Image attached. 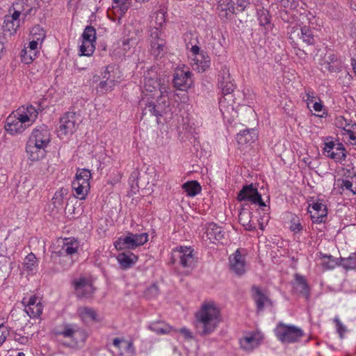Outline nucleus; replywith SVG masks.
Masks as SVG:
<instances>
[{
  "label": "nucleus",
  "mask_w": 356,
  "mask_h": 356,
  "mask_svg": "<svg viewBox=\"0 0 356 356\" xmlns=\"http://www.w3.org/2000/svg\"><path fill=\"white\" fill-rule=\"evenodd\" d=\"M25 312L31 318H36L41 315L42 312V305L40 301L34 306L25 307Z\"/></svg>",
  "instance_id": "39"
},
{
  "label": "nucleus",
  "mask_w": 356,
  "mask_h": 356,
  "mask_svg": "<svg viewBox=\"0 0 356 356\" xmlns=\"http://www.w3.org/2000/svg\"><path fill=\"white\" fill-rule=\"evenodd\" d=\"M8 330L7 327L5 326L3 322H0V345L3 344L6 341Z\"/></svg>",
  "instance_id": "56"
},
{
  "label": "nucleus",
  "mask_w": 356,
  "mask_h": 356,
  "mask_svg": "<svg viewBox=\"0 0 356 356\" xmlns=\"http://www.w3.org/2000/svg\"><path fill=\"white\" fill-rule=\"evenodd\" d=\"M22 15L21 11L15 10L11 16H6L10 20H15V22L17 24L19 22V17Z\"/></svg>",
  "instance_id": "63"
},
{
  "label": "nucleus",
  "mask_w": 356,
  "mask_h": 356,
  "mask_svg": "<svg viewBox=\"0 0 356 356\" xmlns=\"http://www.w3.org/2000/svg\"><path fill=\"white\" fill-rule=\"evenodd\" d=\"M54 334L63 336L65 338L71 339L75 343H78L76 336L81 337V341L84 343L88 338L86 332L73 323H63L59 328L54 330Z\"/></svg>",
  "instance_id": "8"
},
{
  "label": "nucleus",
  "mask_w": 356,
  "mask_h": 356,
  "mask_svg": "<svg viewBox=\"0 0 356 356\" xmlns=\"http://www.w3.org/2000/svg\"><path fill=\"white\" fill-rule=\"evenodd\" d=\"M322 65L330 72H340L343 68L341 60L332 52L325 54Z\"/></svg>",
  "instance_id": "17"
},
{
  "label": "nucleus",
  "mask_w": 356,
  "mask_h": 356,
  "mask_svg": "<svg viewBox=\"0 0 356 356\" xmlns=\"http://www.w3.org/2000/svg\"><path fill=\"white\" fill-rule=\"evenodd\" d=\"M38 302V298L35 296H31L27 302H26V298H24L22 300V303L25 307L34 306Z\"/></svg>",
  "instance_id": "58"
},
{
  "label": "nucleus",
  "mask_w": 356,
  "mask_h": 356,
  "mask_svg": "<svg viewBox=\"0 0 356 356\" xmlns=\"http://www.w3.org/2000/svg\"><path fill=\"white\" fill-rule=\"evenodd\" d=\"M324 152L326 153L325 156L341 163L346 160L347 156L346 149L341 143H325Z\"/></svg>",
  "instance_id": "12"
},
{
  "label": "nucleus",
  "mask_w": 356,
  "mask_h": 356,
  "mask_svg": "<svg viewBox=\"0 0 356 356\" xmlns=\"http://www.w3.org/2000/svg\"><path fill=\"white\" fill-rule=\"evenodd\" d=\"M15 20H10L9 19V18L8 17H5V19H4V27L6 28V29L8 31H10V33L12 32H15L16 30L17 29V28L19 26V22L18 23H15Z\"/></svg>",
  "instance_id": "53"
},
{
  "label": "nucleus",
  "mask_w": 356,
  "mask_h": 356,
  "mask_svg": "<svg viewBox=\"0 0 356 356\" xmlns=\"http://www.w3.org/2000/svg\"><path fill=\"white\" fill-rule=\"evenodd\" d=\"M289 229L291 232L295 233L300 232L302 230L303 227L300 222V219L298 216L296 215H291L290 219V225Z\"/></svg>",
  "instance_id": "42"
},
{
  "label": "nucleus",
  "mask_w": 356,
  "mask_h": 356,
  "mask_svg": "<svg viewBox=\"0 0 356 356\" xmlns=\"http://www.w3.org/2000/svg\"><path fill=\"white\" fill-rule=\"evenodd\" d=\"M300 37L304 42L308 45H313L315 44V38L310 28L307 26H304L300 29Z\"/></svg>",
  "instance_id": "32"
},
{
  "label": "nucleus",
  "mask_w": 356,
  "mask_h": 356,
  "mask_svg": "<svg viewBox=\"0 0 356 356\" xmlns=\"http://www.w3.org/2000/svg\"><path fill=\"white\" fill-rule=\"evenodd\" d=\"M36 55V51L28 50L27 48H25L21 52L22 61L26 64H29L35 58Z\"/></svg>",
  "instance_id": "43"
},
{
  "label": "nucleus",
  "mask_w": 356,
  "mask_h": 356,
  "mask_svg": "<svg viewBox=\"0 0 356 356\" xmlns=\"http://www.w3.org/2000/svg\"><path fill=\"white\" fill-rule=\"evenodd\" d=\"M141 105H145L143 108L142 117L145 115L155 116L159 118L165 114L170 107L168 97L165 95H160L156 101L142 100Z\"/></svg>",
  "instance_id": "4"
},
{
  "label": "nucleus",
  "mask_w": 356,
  "mask_h": 356,
  "mask_svg": "<svg viewBox=\"0 0 356 356\" xmlns=\"http://www.w3.org/2000/svg\"><path fill=\"white\" fill-rule=\"evenodd\" d=\"M52 200H54V204H55V207L56 206V204L61 205L63 202V199L62 194L60 193V192H56Z\"/></svg>",
  "instance_id": "60"
},
{
  "label": "nucleus",
  "mask_w": 356,
  "mask_h": 356,
  "mask_svg": "<svg viewBox=\"0 0 356 356\" xmlns=\"http://www.w3.org/2000/svg\"><path fill=\"white\" fill-rule=\"evenodd\" d=\"M198 72H204L210 67L211 60L209 56L204 51H201L199 56L195 58Z\"/></svg>",
  "instance_id": "30"
},
{
  "label": "nucleus",
  "mask_w": 356,
  "mask_h": 356,
  "mask_svg": "<svg viewBox=\"0 0 356 356\" xmlns=\"http://www.w3.org/2000/svg\"><path fill=\"white\" fill-rule=\"evenodd\" d=\"M38 266V259L35 255L31 252L24 259L23 263V270L27 273H33Z\"/></svg>",
  "instance_id": "31"
},
{
  "label": "nucleus",
  "mask_w": 356,
  "mask_h": 356,
  "mask_svg": "<svg viewBox=\"0 0 356 356\" xmlns=\"http://www.w3.org/2000/svg\"><path fill=\"white\" fill-rule=\"evenodd\" d=\"M72 186L75 191V196L79 200H85L86 197L90 191V184L82 185L79 184L78 181H72Z\"/></svg>",
  "instance_id": "29"
},
{
  "label": "nucleus",
  "mask_w": 356,
  "mask_h": 356,
  "mask_svg": "<svg viewBox=\"0 0 356 356\" xmlns=\"http://www.w3.org/2000/svg\"><path fill=\"white\" fill-rule=\"evenodd\" d=\"M144 87L150 92L155 91L160 86L158 75L154 70H148L144 74Z\"/></svg>",
  "instance_id": "20"
},
{
  "label": "nucleus",
  "mask_w": 356,
  "mask_h": 356,
  "mask_svg": "<svg viewBox=\"0 0 356 356\" xmlns=\"http://www.w3.org/2000/svg\"><path fill=\"white\" fill-rule=\"evenodd\" d=\"M115 67L113 65H108L104 71L102 73V79L104 80H111L115 79Z\"/></svg>",
  "instance_id": "52"
},
{
  "label": "nucleus",
  "mask_w": 356,
  "mask_h": 356,
  "mask_svg": "<svg viewBox=\"0 0 356 356\" xmlns=\"http://www.w3.org/2000/svg\"><path fill=\"white\" fill-rule=\"evenodd\" d=\"M231 80L229 70L227 66L222 67L218 75V83Z\"/></svg>",
  "instance_id": "54"
},
{
  "label": "nucleus",
  "mask_w": 356,
  "mask_h": 356,
  "mask_svg": "<svg viewBox=\"0 0 356 356\" xmlns=\"http://www.w3.org/2000/svg\"><path fill=\"white\" fill-rule=\"evenodd\" d=\"M252 212L249 211L245 209H242L238 215V221L243 225L248 224V222L251 220Z\"/></svg>",
  "instance_id": "51"
},
{
  "label": "nucleus",
  "mask_w": 356,
  "mask_h": 356,
  "mask_svg": "<svg viewBox=\"0 0 356 356\" xmlns=\"http://www.w3.org/2000/svg\"><path fill=\"white\" fill-rule=\"evenodd\" d=\"M229 260L230 269L235 274L242 275L245 273V256L241 253L239 249L229 257Z\"/></svg>",
  "instance_id": "16"
},
{
  "label": "nucleus",
  "mask_w": 356,
  "mask_h": 356,
  "mask_svg": "<svg viewBox=\"0 0 356 356\" xmlns=\"http://www.w3.org/2000/svg\"><path fill=\"white\" fill-rule=\"evenodd\" d=\"M77 312L79 317L84 322H87L88 321L95 322L99 321L97 312L93 308L81 307L78 309Z\"/></svg>",
  "instance_id": "26"
},
{
  "label": "nucleus",
  "mask_w": 356,
  "mask_h": 356,
  "mask_svg": "<svg viewBox=\"0 0 356 356\" xmlns=\"http://www.w3.org/2000/svg\"><path fill=\"white\" fill-rule=\"evenodd\" d=\"M322 258L324 259L322 265L326 269H333L335 266H339V258L336 259L332 255H323Z\"/></svg>",
  "instance_id": "41"
},
{
  "label": "nucleus",
  "mask_w": 356,
  "mask_h": 356,
  "mask_svg": "<svg viewBox=\"0 0 356 356\" xmlns=\"http://www.w3.org/2000/svg\"><path fill=\"white\" fill-rule=\"evenodd\" d=\"M116 259L120 265V268L123 270H127L135 264L138 260V256L130 251H127L118 254Z\"/></svg>",
  "instance_id": "22"
},
{
  "label": "nucleus",
  "mask_w": 356,
  "mask_h": 356,
  "mask_svg": "<svg viewBox=\"0 0 356 356\" xmlns=\"http://www.w3.org/2000/svg\"><path fill=\"white\" fill-rule=\"evenodd\" d=\"M257 138V134L254 129H245L240 131L236 136V140L241 145L251 144Z\"/></svg>",
  "instance_id": "25"
},
{
  "label": "nucleus",
  "mask_w": 356,
  "mask_h": 356,
  "mask_svg": "<svg viewBox=\"0 0 356 356\" xmlns=\"http://www.w3.org/2000/svg\"><path fill=\"white\" fill-rule=\"evenodd\" d=\"M293 13L294 10L292 8L290 10H281L280 11V17L284 22L291 23L295 21L296 15Z\"/></svg>",
  "instance_id": "45"
},
{
  "label": "nucleus",
  "mask_w": 356,
  "mask_h": 356,
  "mask_svg": "<svg viewBox=\"0 0 356 356\" xmlns=\"http://www.w3.org/2000/svg\"><path fill=\"white\" fill-rule=\"evenodd\" d=\"M252 291L253 292V298L257 305V309L258 312H261L264 309L266 304L272 305L270 300L261 291V289L256 286L252 287Z\"/></svg>",
  "instance_id": "23"
},
{
  "label": "nucleus",
  "mask_w": 356,
  "mask_h": 356,
  "mask_svg": "<svg viewBox=\"0 0 356 356\" xmlns=\"http://www.w3.org/2000/svg\"><path fill=\"white\" fill-rule=\"evenodd\" d=\"M91 178V173L89 170L81 169L79 170L75 176V179L73 181H78L79 184L85 185L90 184V179Z\"/></svg>",
  "instance_id": "34"
},
{
  "label": "nucleus",
  "mask_w": 356,
  "mask_h": 356,
  "mask_svg": "<svg viewBox=\"0 0 356 356\" xmlns=\"http://www.w3.org/2000/svg\"><path fill=\"white\" fill-rule=\"evenodd\" d=\"M193 250L191 247H183L173 250L172 262L175 263L179 259L180 266L187 269V272L191 270L195 266L196 259L194 257Z\"/></svg>",
  "instance_id": "7"
},
{
  "label": "nucleus",
  "mask_w": 356,
  "mask_h": 356,
  "mask_svg": "<svg viewBox=\"0 0 356 356\" xmlns=\"http://www.w3.org/2000/svg\"><path fill=\"white\" fill-rule=\"evenodd\" d=\"M218 8L221 12H225V17H227L228 15L227 11H229L231 14H234L235 13V8L233 4L232 0H220V5ZM220 15H223V14H220Z\"/></svg>",
  "instance_id": "38"
},
{
  "label": "nucleus",
  "mask_w": 356,
  "mask_h": 356,
  "mask_svg": "<svg viewBox=\"0 0 356 356\" xmlns=\"http://www.w3.org/2000/svg\"><path fill=\"white\" fill-rule=\"evenodd\" d=\"M312 209L315 211L314 214H311V218L314 222H322L325 221L327 217V209L325 204L321 202H315L312 204Z\"/></svg>",
  "instance_id": "24"
},
{
  "label": "nucleus",
  "mask_w": 356,
  "mask_h": 356,
  "mask_svg": "<svg viewBox=\"0 0 356 356\" xmlns=\"http://www.w3.org/2000/svg\"><path fill=\"white\" fill-rule=\"evenodd\" d=\"M293 292L301 295L307 300L310 299L311 289L305 276L296 273L294 280L292 282Z\"/></svg>",
  "instance_id": "14"
},
{
  "label": "nucleus",
  "mask_w": 356,
  "mask_h": 356,
  "mask_svg": "<svg viewBox=\"0 0 356 356\" xmlns=\"http://www.w3.org/2000/svg\"><path fill=\"white\" fill-rule=\"evenodd\" d=\"M148 241V234H133L128 232L127 236H121L115 241L114 245L117 250H122L124 249L134 250L138 246H141Z\"/></svg>",
  "instance_id": "5"
},
{
  "label": "nucleus",
  "mask_w": 356,
  "mask_h": 356,
  "mask_svg": "<svg viewBox=\"0 0 356 356\" xmlns=\"http://www.w3.org/2000/svg\"><path fill=\"white\" fill-rule=\"evenodd\" d=\"M219 87L222 89V92L224 95L231 94L235 88L234 84L232 83L231 80L229 81H222L218 83Z\"/></svg>",
  "instance_id": "48"
},
{
  "label": "nucleus",
  "mask_w": 356,
  "mask_h": 356,
  "mask_svg": "<svg viewBox=\"0 0 356 356\" xmlns=\"http://www.w3.org/2000/svg\"><path fill=\"white\" fill-rule=\"evenodd\" d=\"M262 339L263 337H261L259 334H252L242 338L240 340V345L243 349L247 351H251L260 345Z\"/></svg>",
  "instance_id": "21"
},
{
  "label": "nucleus",
  "mask_w": 356,
  "mask_h": 356,
  "mask_svg": "<svg viewBox=\"0 0 356 356\" xmlns=\"http://www.w3.org/2000/svg\"><path fill=\"white\" fill-rule=\"evenodd\" d=\"M38 42H39L38 40H37L35 39H33V40L29 42V45L27 47V49L37 52V47H38Z\"/></svg>",
  "instance_id": "64"
},
{
  "label": "nucleus",
  "mask_w": 356,
  "mask_h": 356,
  "mask_svg": "<svg viewBox=\"0 0 356 356\" xmlns=\"http://www.w3.org/2000/svg\"><path fill=\"white\" fill-rule=\"evenodd\" d=\"M76 293L79 298H90L94 293L91 281L86 277H79L73 282Z\"/></svg>",
  "instance_id": "15"
},
{
  "label": "nucleus",
  "mask_w": 356,
  "mask_h": 356,
  "mask_svg": "<svg viewBox=\"0 0 356 356\" xmlns=\"http://www.w3.org/2000/svg\"><path fill=\"white\" fill-rule=\"evenodd\" d=\"M179 332L181 333L186 339H192L193 338L191 332L185 327L180 329Z\"/></svg>",
  "instance_id": "62"
},
{
  "label": "nucleus",
  "mask_w": 356,
  "mask_h": 356,
  "mask_svg": "<svg viewBox=\"0 0 356 356\" xmlns=\"http://www.w3.org/2000/svg\"><path fill=\"white\" fill-rule=\"evenodd\" d=\"M237 200L239 202L248 201L252 204H258L261 207H266L261 198V195L258 192L253 184L245 185L237 195Z\"/></svg>",
  "instance_id": "10"
},
{
  "label": "nucleus",
  "mask_w": 356,
  "mask_h": 356,
  "mask_svg": "<svg viewBox=\"0 0 356 356\" xmlns=\"http://www.w3.org/2000/svg\"><path fill=\"white\" fill-rule=\"evenodd\" d=\"M192 74L189 70L176 69L172 79L175 88L179 90H187L193 83Z\"/></svg>",
  "instance_id": "13"
},
{
  "label": "nucleus",
  "mask_w": 356,
  "mask_h": 356,
  "mask_svg": "<svg viewBox=\"0 0 356 356\" xmlns=\"http://www.w3.org/2000/svg\"><path fill=\"white\" fill-rule=\"evenodd\" d=\"M195 323L197 332L201 336L213 333L220 321V312L213 303L204 304L195 314Z\"/></svg>",
  "instance_id": "1"
},
{
  "label": "nucleus",
  "mask_w": 356,
  "mask_h": 356,
  "mask_svg": "<svg viewBox=\"0 0 356 356\" xmlns=\"http://www.w3.org/2000/svg\"><path fill=\"white\" fill-rule=\"evenodd\" d=\"M355 129L356 124H351V129L343 127V130L348 134L350 140L355 141V143H356V136L354 133Z\"/></svg>",
  "instance_id": "57"
},
{
  "label": "nucleus",
  "mask_w": 356,
  "mask_h": 356,
  "mask_svg": "<svg viewBox=\"0 0 356 356\" xmlns=\"http://www.w3.org/2000/svg\"><path fill=\"white\" fill-rule=\"evenodd\" d=\"M151 54L156 58L163 57L166 52L165 40L162 38L161 31L158 28L151 29Z\"/></svg>",
  "instance_id": "11"
},
{
  "label": "nucleus",
  "mask_w": 356,
  "mask_h": 356,
  "mask_svg": "<svg viewBox=\"0 0 356 356\" xmlns=\"http://www.w3.org/2000/svg\"><path fill=\"white\" fill-rule=\"evenodd\" d=\"M148 327L149 330L158 334H169L172 330H173L171 326L166 324L163 321L153 322L149 325Z\"/></svg>",
  "instance_id": "27"
},
{
  "label": "nucleus",
  "mask_w": 356,
  "mask_h": 356,
  "mask_svg": "<svg viewBox=\"0 0 356 356\" xmlns=\"http://www.w3.org/2000/svg\"><path fill=\"white\" fill-rule=\"evenodd\" d=\"M132 0H113V8H118L121 15L124 14L131 6Z\"/></svg>",
  "instance_id": "40"
},
{
  "label": "nucleus",
  "mask_w": 356,
  "mask_h": 356,
  "mask_svg": "<svg viewBox=\"0 0 356 356\" xmlns=\"http://www.w3.org/2000/svg\"><path fill=\"white\" fill-rule=\"evenodd\" d=\"M339 266L346 270L355 269L356 268V252L351 253L347 258L339 257Z\"/></svg>",
  "instance_id": "33"
},
{
  "label": "nucleus",
  "mask_w": 356,
  "mask_h": 356,
  "mask_svg": "<svg viewBox=\"0 0 356 356\" xmlns=\"http://www.w3.org/2000/svg\"><path fill=\"white\" fill-rule=\"evenodd\" d=\"M182 188L188 196L194 197L202 191L200 184L197 181H189L182 185Z\"/></svg>",
  "instance_id": "28"
},
{
  "label": "nucleus",
  "mask_w": 356,
  "mask_h": 356,
  "mask_svg": "<svg viewBox=\"0 0 356 356\" xmlns=\"http://www.w3.org/2000/svg\"><path fill=\"white\" fill-rule=\"evenodd\" d=\"M257 14L260 26H265L270 24L271 16L268 10L262 8L257 10Z\"/></svg>",
  "instance_id": "37"
},
{
  "label": "nucleus",
  "mask_w": 356,
  "mask_h": 356,
  "mask_svg": "<svg viewBox=\"0 0 356 356\" xmlns=\"http://www.w3.org/2000/svg\"><path fill=\"white\" fill-rule=\"evenodd\" d=\"M95 42L90 40H82V44L80 46L81 56H90L95 49Z\"/></svg>",
  "instance_id": "36"
},
{
  "label": "nucleus",
  "mask_w": 356,
  "mask_h": 356,
  "mask_svg": "<svg viewBox=\"0 0 356 356\" xmlns=\"http://www.w3.org/2000/svg\"><path fill=\"white\" fill-rule=\"evenodd\" d=\"M96 30L93 26H88L83 31L82 34V40H90L95 42Z\"/></svg>",
  "instance_id": "46"
},
{
  "label": "nucleus",
  "mask_w": 356,
  "mask_h": 356,
  "mask_svg": "<svg viewBox=\"0 0 356 356\" xmlns=\"http://www.w3.org/2000/svg\"><path fill=\"white\" fill-rule=\"evenodd\" d=\"M79 117L74 112L68 111L60 119L58 136L63 139L74 134L79 125Z\"/></svg>",
  "instance_id": "6"
},
{
  "label": "nucleus",
  "mask_w": 356,
  "mask_h": 356,
  "mask_svg": "<svg viewBox=\"0 0 356 356\" xmlns=\"http://www.w3.org/2000/svg\"><path fill=\"white\" fill-rule=\"evenodd\" d=\"M237 9L238 11H243L248 4V0H236Z\"/></svg>",
  "instance_id": "59"
},
{
  "label": "nucleus",
  "mask_w": 356,
  "mask_h": 356,
  "mask_svg": "<svg viewBox=\"0 0 356 356\" xmlns=\"http://www.w3.org/2000/svg\"><path fill=\"white\" fill-rule=\"evenodd\" d=\"M31 34L33 39H35L38 41H42L45 38L44 30L40 28L39 26L33 27L31 31Z\"/></svg>",
  "instance_id": "49"
},
{
  "label": "nucleus",
  "mask_w": 356,
  "mask_h": 356,
  "mask_svg": "<svg viewBox=\"0 0 356 356\" xmlns=\"http://www.w3.org/2000/svg\"><path fill=\"white\" fill-rule=\"evenodd\" d=\"M14 339L18 341L21 344H26L28 342V338L26 337L22 336L19 334L15 333Z\"/></svg>",
  "instance_id": "61"
},
{
  "label": "nucleus",
  "mask_w": 356,
  "mask_h": 356,
  "mask_svg": "<svg viewBox=\"0 0 356 356\" xmlns=\"http://www.w3.org/2000/svg\"><path fill=\"white\" fill-rule=\"evenodd\" d=\"M66 241H67L64 243L61 249L59 251L54 252L56 256L60 257H72L73 255L76 254L79 247V242L74 239H70V241L69 239H66Z\"/></svg>",
  "instance_id": "19"
},
{
  "label": "nucleus",
  "mask_w": 356,
  "mask_h": 356,
  "mask_svg": "<svg viewBox=\"0 0 356 356\" xmlns=\"http://www.w3.org/2000/svg\"><path fill=\"white\" fill-rule=\"evenodd\" d=\"M50 140L51 134L47 126L42 124L35 128L26 147L29 158L32 161H38L43 158L45 154L44 149Z\"/></svg>",
  "instance_id": "2"
},
{
  "label": "nucleus",
  "mask_w": 356,
  "mask_h": 356,
  "mask_svg": "<svg viewBox=\"0 0 356 356\" xmlns=\"http://www.w3.org/2000/svg\"><path fill=\"white\" fill-rule=\"evenodd\" d=\"M342 186L346 190L351 191L353 194L356 193V176L350 179H344L342 182Z\"/></svg>",
  "instance_id": "50"
},
{
  "label": "nucleus",
  "mask_w": 356,
  "mask_h": 356,
  "mask_svg": "<svg viewBox=\"0 0 356 356\" xmlns=\"http://www.w3.org/2000/svg\"><path fill=\"white\" fill-rule=\"evenodd\" d=\"M159 294V286L156 284H151L144 292V295L147 299H153Z\"/></svg>",
  "instance_id": "47"
},
{
  "label": "nucleus",
  "mask_w": 356,
  "mask_h": 356,
  "mask_svg": "<svg viewBox=\"0 0 356 356\" xmlns=\"http://www.w3.org/2000/svg\"><path fill=\"white\" fill-rule=\"evenodd\" d=\"M16 112H17V114H19V116H26L29 118V122H31V124L34 122L38 116V111L32 105L27 106L25 111H20L19 109Z\"/></svg>",
  "instance_id": "35"
},
{
  "label": "nucleus",
  "mask_w": 356,
  "mask_h": 356,
  "mask_svg": "<svg viewBox=\"0 0 356 356\" xmlns=\"http://www.w3.org/2000/svg\"><path fill=\"white\" fill-rule=\"evenodd\" d=\"M117 81L115 79H111L109 80L101 81L99 83V88L102 92L112 90L116 85Z\"/></svg>",
  "instance_id": "44"
},
{
  "label": "nucleus",
  "mask_w": 356,
  "mask_h": 356,
  "mask_svg": "<svg viewBox=\"0 0 356 356\" xmlns=\"http://www.w3.org/2000/svg\"><path fill=\"white\" fill-rule=\"evenodd\" d=\"M207 238L211 243L222 242L225 237V232L222 227L214 222L209 223L205 232Z\"/></svg>",
  "instance_id": "18"
},
{
  "label": "nucleus",
  "mask_w": 356,
  "mask_h": 356,
  "mask_svg": "<svg viewBox=\"0 0 356 356\" xmlns=\"http://www.w3.org/2000/svg\"><path fill=\"white\" fill-rule=\"evenodd\" d=\"M31 124H29V118L19 116L17 112L13 113L6 120L4 128L11 135L22 134Z\"/></svg>",
  "instance_id": "9"
},
{
  "label": "nucleus",
  "mask_w": 356,
  "mask_h": 356,
  "mask_svg": "<svg viewBox=\"0 0 356 356\" xmlns=\"http://www.w3.org/2000/svg\"><path fill=\"white\" fill-rule=\"evenodd\" d=\"M334 322L336 324L337 331L339 333L340 337L343 338L344 333L347 331L346 327L342 324L338 317H335Z\"/></svg>",
  "instance_id": "55"
},
{
  "label": "nucleus",
  "mask_w": 356,
  "mask_h": 356,
  "mask_svg": "<svg viewBox=\"0 0 356 356\" xmlns=\"http://www.w3.org/2000/svg\"><path fill=\"white\" fill-rule=\"evenodd\" d=\"M275 335L282 343H293L298 342L305 335L303 330L293 325H287L279 322L275 330Z\"/></svg>",
  "instance_id": "3"
}]
</instances>
